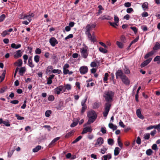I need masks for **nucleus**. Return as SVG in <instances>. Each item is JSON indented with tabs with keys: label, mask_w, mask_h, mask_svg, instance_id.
Segmentation results:
<instances>
[{
	"label": "nucleus",
	"mask_w": 160,
	"mask_h": 160,
	"mask_svg": "<svg viewBox=\"0 0 160 160\" xmlns=\"http://www.w3.org/2000/svg\"><path fill=\"white\" fill-rule=\"evenodd\" d=\"M120 40L123 43H125L126 42V39L125 36L123 35L121 36L120 38Z\"/></svg>",
	"instance_id": "nucleus-50"
},
{
	"label": "nucleus",
	"mask_w": 160,
	"mask_h": 160,
	"mask_svg": "<svg viewBox=\"0 0 160 160\" xmlns=\"http://www.w3.org/2000/svg\"><path fill=\"white\" fill-rule=\"evenodd\" d=\"M51 113V111L50 110L47 111L45 112V115L46 117H49L50 116V114Z\"/></svg>",
	"instance_id": "nucleus-51"
},
{
	"label": "nucleus",
	"mask_w": 160,
	"mask_h": 160,
	"mask_svg": "<svg viewBox=\"0 0 160 160\" xmlns=\"http://www.w3.org/2000/svg\"><path fill=\"white\" fill-rule=\"evenodd\" d=\"M86 31H85V34L87 35L88 38H89L90 39H92L91 34L90 33V31L91 29V27L90 24H88L86 27Z\"/></svg>",
	"instance_id": "nucleus-5"
},
{
	"label": "nucleus",
	"mask_w": 160,
	"mask_h": 160,
	"mask_svg": "<svg viewBox=\"0 0 160 160\" xmlns=\"http://www.w3.org/2000/svg\"><path fill=\"white\" fill-rule=\"evenodd\" d=\"M80 51L82 56L84 58H87L88 55L87 50L84 49V48H82L81 49Z\"/></svg>",
	"instance_id": "nucleus-8"
},
{
	"label": "nucleus",
	"mask_w": 160,
	"mask_h": 160,
	"mask_svg": "<svg viewBox=\"0 0 160 160\" xmlns=\"http://www.w3.org/2000/svg\"><path fill=\"white\" fill-rule=\"evenodd\" d=\"M148 3L147 2L143 3L142 5V7L144 10L148 8Z\"/></svg>",
	"instance_id": "nucleus-32"
},
{
	"label": "nucleus",
	"mask_w": 160,
	"mask_h": 160,
	"mask_svg": "<svg viewBox=\"0 0 160 160\" xmlns=\"http://www.w3.org/2000/svg\"><path fill=\"white\" fill-rule=\"evenodd\" d=\"M54 77L55 75L54 74H52L50 75L49 77L47 79V84L48 85L51 84L52 83V79L54 78Z\"/></svg>",
	"instance_id": "nucleus-17"
},
{
	"label": "nucleus",
	"mask_w": 160,
	"mask_h": 160,
	"mask_svg": "<svg viewBox=\"0 0 160 160\" xmlns=\"http://www.w3.org/2000/svg\"><path fill=\"white\" fill-rule=\"evenodd\" d=\"M103 139L102 138L99 137L97 139L96 142L95 144V147H97L98 145L99 146L101 145L103 143Z\"/></svg>",
	"instance_id": "nucleus-12"
},
{
	"label": "nucleus",
	"mask_w": 160,
	"mask_h": 160,
	"mask_svg": "<svg viewBox=\"0 0 160 160\" xmlns=\"http://www.w3.org/2000/svg\"><path fill=\"white\" fill-rule=\"evenodd\" d=\"M22 56V52L21 50H18L16 52V53L14 55V57L15 58H18L21 57Z\"/></svg>",
	"instance_id": "nucleus-16"
},
{
	"label": "nucleus",
	"mask_w": 160,
	"mask_h": 160,
	"mask_svg": "<svg viewBox=\"0 0 160 160\" xmlns=\"http://www.w3.org/2000/svg\"><path fill=\"white\" fill-rule=\"evenodd\" d=\"M41 146L40 145H38L33 149L32 151L34 152H37L41 149Z\"/></svg>",
	"instance_id": "nucleus-30"
},
{
	"label": "nucleus",
	"mask_w": 160,
	"mask_h": 160,
	"mask_svg": "<svg viewBox=\"0 0 160 160\" xmlns=\"http://www.w3.org/2000/svg\"><path fill=\"white\" fill-rule=\"evenodd\" d=\"M69 72V70L68 69H63V73L64 75H66L68 74Z\"/></svg>",
	"instance_id": "nucleus-60"
},
{
	"label": "nucleus",
	"mask_w": 160,
	"mask_h": 160,
	"mask_svg": "<svg viewBox=\"0 0 160 160\" xmlns=\"http://www.w3.org/2000/svg\"><path fill=\"white\" fill-rule=\"evenodd\" d=\"M28 65L31 68H33L34 66V64L32 63V60H28Z\"/></svg>",
	"instance_id": "nucleus-44"
},
{
	"label": "nucleus",
	"mask_w": 160,
	"mask_h": 160,
	"mask_svg": "<svg viewBox=\"0 0 160 160\" xmlns=\"http://www.w3.org/2000/svg\"><path fill=\"white\" fill-rule=\"evenodd\" d=\"M108 150V148L105 146H103V148L101 149L100 152L102 154H104Z\"/></svg>",
	"instance_id": "nucleus-33"
},
{
	"label": "nucleus",
	"mask_w": 160,
	"mask_h": 160,
	"mask_svg": "<svg viewBox=\"0 0 160 160\" xmlns=\"http://www.w3.org/2000/svg\"><path fill=\"white\" fill-rule=\"evenodd\" d=\"M136 113L138 117L142 119H143L144 118V117L142 114L141 111L140 109H137L136 110Z\"/></svg>",
	"instance_id": "nucleus-19"
},
{
	"label": "nucleus",
	"mask_w": 160,
	"mask_h": 160,
	"mask_svg": "<svg viewBox=\"0 0 160 160\" xmlns=\"http://www.w3.org/2000/svg\"><path fill=\"white\" fill-rule=\"evenodd\" d=\"M104 97L106 102H111L114 95V92L111 91H108L105 92Z\"/></svg>",
	"instance_id": "nucleus-2"
},
{
	"label": "nucleus",
	"mask_w": 160,
	"mask_h": 160,
	"mask_svg": "<svg viewBox=\"0 0 160 160\" xmlns=\"http://www.w3.org/2000/svg\"><path fill=\"white\" fill-rule=\"evenodd\" d=\"M152 151L151 149H149L146 151V153L147 155L150 156L152 155Z\"/></svg>",
	"instance_id": "nucleus-45"
},
{
	"label": "nucleus",
	"mask_w": 160,
	"mask_h": 160,
	"mask_svg": "<svg viewBox=\"0 0 160 160\" xmlns=\"http://www.w3.org/2000/svg\"><path fill=\"white\" fill-rule=\"evenodd\" d=\"M100 131L103 134L106 133L107 131L105 127H102L101 128Z\"/></svg>",
	"instance_id": "nucleus-48"
},
{
	"label": "nucleus",
	"mask_w": 160,
	"mask_h": 160,
	"mask_svg": "<svg viewBox=\"0 0 160 160\" xmlns=\"http://www.w3.org/2000/svg\"><path fill=\"white\" fill-rule=\"evenodd\" d=\"M122 82L126 85H129L130 84V81L128 78L125 75L123 78L121 79Z\"/></svg>",
	"instance_id": "nucleus-10"
},
{
	"label": "nucleus",
	"mask_w": 160,
	"mask_h": 160,
	"mask_svg": "<svg viewBox=\"0 0 160 160\" xmlns=\"http://www.w3.org/2000/svg\"><path fill=\"white\" fill-rule=\"evenodd\" d=\"M15 116L17 118V119L19 120H23L24 119V118L23 117H21L18 114H16Z\"/></svg>",
	"instance_id": "nucleus-43"
},
{
	"label": "nucleus",
	"mask_w": 160,
	"mask_h": 160,
	"mask_svg": "<svg viewBox=\"0 0 160 160\" xmlns=\"http://www.w3.org/2000/svg\"><path fill=\"white\" fill-rule=\"evenodd\" d=\"M65 87L64 86L63 88V92H65L66 89L68 90H69L71 89V86L69 84H65Z\"/></svg>",
	"instance_id": "nucleus-29"
},
{
	"label": "nucleus",
	"mask_w": 160,
	"mask_h": 160,
	"mask_svg": "<svg viewBox=\"0 0 160 160\" xmlns=\"http://www.w3.org/2000/svg\"><path fill=\"white\" fill-rule=\"evenodd\" d=\"M14 151V150H12L9 152H8V157L10 158L11 157L13 154Z\"/></svg>",
	"instance_id": "nucleus-55"
},
{
	"label": "nucleus",
	"mask_w": 160,
	"mask_h": 160,
	"mask_svg": "<svg viewBox=\"0 0 160 160\" xmlns=\"http://www.w3.org/2000/svg\"><path fill=\"white\" fill-rule=\"evenodd\" d=\"M121 149H120L118 147H116L114 150V155L115 156L118 155L120 152V150Z\"/></svg>",
	"instance_id": "nucleus-26"
},
{
	"label": "nucleus",
	"mask_w": 160,
	"mask_h": 160,
	"mask_svg": "<svg viewBox=\"0 0 160 160\" xmlns=\"http://www.w3.org/2000/svg\"><path fill=\"white\" fill-rule=\"evenodd\" d=\"M91 37H92V39H90L89 38H88L89 40L93 42V43L96 42V39L94 32L92 34V35H91Z\"/></svg>",
	"instance_id": "nucleus-27"
},
{
	"label": "nucleus",
	"mask_w": 160,
	"mask_h": 160,
	"mask_svg": "<svg viewBox=\"0 0 160 160\" xmlns=\"http://www.w3.org/2000/svg\"><path fill=\"white\" fill-rule=\"evenodd\" d=\"M22 61L21 59H18L17 62L14 63V65L18 66V67H20L22 65Z\"/></svg>",
	"instance_id": "nucleus-22"
},
{
	"label": "nucleus",
	"mask_w": 160,
	"mask_h": 160,
	"mask_svg": "<svg viewBox=\"0 0 160 160\" xmlns=\"http://www.w3.org/2000/svg\"><path fill=\"white\" fill-rule=\"evenodd\" d=\"M6 17L5 15L4 14H2L0 16V22L3 21L5 19Z\"/></svg>",
	"instance_id": "nucleus-52"
},
{
	"label": "nucleus",
	"mask_w": 160,
	"mask_h": 160,
	"mask_svg": "<svg viewBox=\"0 0 160 160\" xmlns=\"http://www.w3.org/2000/svg\"><path fill=\"white\" fill-rule=\"evenodd\" d=\"M130 28L133 31L135 34H136L137 32V29L136 27H131Z\"/></svg>",
	"instance_id": "nucleus-56"
},
{
	"label": "nucleus",
	"mask_w": 160,
	"mask_h": 160,
	"mask_svg": "<svg viewBox=\"0 0 160 160\" xmlns=\"http://www.w3.org/2000/svg\"><path fill=\"white\" fill-rule=\"evenodd\" d=\"M49 42L52 47H54L58 44V42L54 37H52L49 39Z\"/></svg>",
	"instance_id": "nucleus-9"
},
{
	"label": "nucleus",
	"mask_w": 160,
	"mask_h": 160,
	"mask_svg": "<svg viewBox=\"0 0 160 160\" xmlns=\"http://www.w3.org/2000/svg\"><path fill=\"white\" fill-rule=\"evenodd\" d=\"M87 98L82 100L81 102V105L82 106V109L80 111V113L81 115H82L84 112L87 109V107L85 103L87 101Z\"/></svg>",
	"instance_id": "nucleus-4"
},
{
	"label": "nucleus",
	"mask_w": 160,
	"mask_h": 160,
	"mask_svg": "<svg viewBox=\"0 0 160 160\" xmlns=\"http://www.w3.org/2000/svg\"><path fill=\"white\" fill-rule=\"evenodd\" d=\"M35 53L37 54H40L41 53V50L39 48H37L35 51Z\"/></svg>",
	"instance_id": "nucleus-57"
},
{
	"label": "nucleus",
	"mask_w": 160,
	"mask_h": 160,
	"mask_svg": "<svg viewBox=\"0 0 160 160\" xmlns=\"http://www.w3.org/2000/svg\"><path fill=\"white\" fill-rule=\"evenodd\" d=\"M118 146L120 147L121 149H122V143L121 142L120 140V137H118Z\"/></svg>",
	"instance_id": "nucleus-41"
},
{
	"label": "nucleus",
	"mask_w": 160,
	"mask_h": 160,
	"mask_svg": "<svg viewBox=\"0 0 160 160\" xmlns=\"http://www.w3.org/2000/svg\"><path fill=\"white\" fill-rule=\"evenodd\" d=\"M52 72L54 73L60 74L62 72V71L59 69H53L52 71Z\"/></svg>",
	"instance_id": "nucleus-36"
},
{
	"label": "nucleus",
	"mask_w": 160,
	"mask_h": 160,
	"mask_svg": "<svg viewBox=\"0 0 160 160\" xmlns=\"http://www.w3.org/2000/svg\"><path fill=\"white\" fill-rule=\"evenodd\" d=\"M109 74L108 73H106L105 74L104 77L103 78V81L104 82L107 81L108 80V77Z\"/></svg>",
	"instance_id": "nucleus-49"
},
{
	"label": "nucleus",
	"mask_w": 160,
	"mask_h": 160,
	"mask_svg": "<svg viewBox=\"0 0 160 160\" xmlns=\"http://www.w3.org/2000/svg\"><path fill=\"white\" fill-rule=\"evenodd\" d=\"M98 19H100L102 20H110V17L107 15H102L99 17Z\"/></svg>",
	"instance_id": "nucleus-18"
},
{
	"label": "nucleus",
	"mask_w": 160,
	"mask_h": 160,
	"mask_svg": "<svg viewBox=\"0 0 160 160\" xmlns=\"http://www.w3.org/2000/svg\"><path fill=\"white\" fill-rule=\"evenodd\" d=\"M152 58H149L147 60L143 62L141 65V67L142 68L144 67L147 66L151 61Z\"/></svg>",
	"instance_id": "nucleus-15"
},
{
	"label": "nucleus",
	"mask_w": 160,
	"mask_h": 160,
	"mask_svg": "<svg viewBox=\"0 0 160 160\" xmlns=\"http://www.w3.org/2000/svg\"><path fill=\"white\" fill-rule=\"evenodd\" d=\"M10 103L12 104H18V103L19 101L18 100H14L11 101L10 102Z\"/></svg>",
	"instance_id": "nucleus-62"
},
{
	"label": "nucleus",
	"mask_w": 160,
	"mask_h": 160,
	"mask_svg": "<svg viewBox=\"0 0 160 160\" xmlns=\"http://www.w3.org/2000/svg\"><path fill=\"white\" fill-rule=\"evenodd\" d=\"M108 22L111 26L115 28H117L116 27V26H118V25L115 22Z\"/></svg>",
	"instance_id": "nucleus-54"
},
{
	"label": "nucleus",
	"mask_w": 160,
	"mask_h": 160,
	"mask_svg": "<svg viewBox=\"0 0 160 160\" xmlns=\"http://www.w3.org/2000/svg\"><path fill=\"white\" fill-rule=\"evenodd\" d=\"M3 123L4 124L5 126L7 127H9L10 126V124L8 120L3 121Z\"/></svg>",
	"instance_id": "nucleus-37"
},
{
	"label": "nucleus",
	"mask_w": 160,
	"mask_h": 160,
	"mask_svg": "<svg viewBox=\"0 0 160 160\" xmlns=\"http://www.w3.org/2000/svg\"><path fill=\"white\" fill-rule=\"evenodd\" d=\"M79 120L80 118H74L73 120V122L70 125V127L71 128H72L77 126Z\"/></svg>",
	"instance_id": "nucleus-14"
},
{
	"label": "nucleus",
	"mask_w": 160,
	"mask_h": 160,
	"mask_svg": "<svg viewBox=\"0 0 160 160\" xmlns=\"http://www.w3.org/2000/svg\"><path fill=\"white\" fill-rule=\"evenodd\" d=\"M87 117L88 118V120L87 123L84 125V127L93 122L97 119V115L94 111L91 110L88 112Z\"/></svg>",
	"instance_id": "nucleus-1"
},
{
	"label": "nucleus",
	"mask_w": 160,
	"mask_h": 160,
	"mask_svg": "<svg viewBox=\"0 0 160 160\" xmlns=\"http://www.w3.org/2000/svg\"><path fill=\"white\" fill-rule=\"evenodd\" d=\"M7 86H6L5 87H3L1 88L0 91V93H3L7 89Z\"/></svg>",
	"instance_id": "nucleus-53"
},
{
	"label": "nucleus",
	"mask_w": 160,
	"mask_h": 160,
	"mask_svg": "<svg viewBox=\"0 0 160 160\" xmlns=\"http://www.w3.org/2000/svg\"><path fill=\"white\" fill-rule=\"evenodd\" d=\"M92 129L91 127H87L84 128L81 132L82 134L86 133L87 132H91Z\"/></svg>",
	"instance_id": "nucleus-13"
},
{
	"label": "nucleus",
	"mask_w": 160,
	"mask_h": 160,
	"mask_svg": "<svg viewBox=\"0 0 160 160\" xmlns=\"http://www.w3.org/2000/svg\"><path fill=\"white\" fill-rule=\"evenodd\" d=\"M9 33L8 32V31L5 30L1 33V35L3 37H4L6 35H9Z\"/></svg>",
	"instance_id": "nucleus-38"
},
{
	"label": "nucleus",
	"mask_w": 160,
	"mask_h": 160,
	"mask_svg": "<svg viewBox=\"0 0 160 160\" xmlns=\"http://www.w3.org/2000/svg\"><path fill=\"white\" fill-rule=\"evenodd\" d=\"M63 102L62 101H60L58 104L57 107V108L58 110H61L62 108L63 107Z\"/></svg>",
	"instance_id": "nucleus-23"
},
{
	"label": "nucleus",
	"mask_w": 160,
	"mask_h": 160,
	"mask_svg": "<svg viewBox=\"0 0 160 160\" xmlns=\"http://www.w3.org/2000/svg\"><path fill=\"white\" fill-rule=\"evenodd\" d=\"M152 149L154 150H156L158 149V148L157 147V146L156 144H153L152 147Z\"/></svg>",
	"instance_id": "nucleus-59"
},
{
	"label": "nucleus",
	"mask_w": 160,
	"mask_h": 160,
	"mask_svg": "<svg viewBox=\"0 0 160 160\" xmlns=\"http://www.w3.org/2000/svg\"><path fill=\"white\" fill-rule=\"evenodd\" d=\"M26 71V69L24 67H22L20 68L19 74L21 76L23 75V73L25 72Z\"/></svg>",
	"instance_id": "nucleus-24"
},
{
	"label": "nucleus",
	"mask_w": 160,
	"mask_h": 160,
	"mask_svg": "<svg viewBox=\"0 0 160 160\" xmlns=\"http://www.w3.org/2000/svg\"><path fill=\"white\" fill-rule=\"evenodd\" d=\"M64 86L61 85L57 87L54 89V92L55 93L59 95L60 93V92L63 90V91Z\"/></svg>",
	"instance_id": "nucleus-11"
},
{
	"label": "nucleus",
	"mask_w": 160,
	"mask_h": 160,
	"mask_svg": "<svg viewBox=\"0 0 160 160\" xmlns=\"http://www.w3.org/2000/svg\"><path fill=\"white\" fill-rule=\"evenodd\" d=\"M54 97L52 95H50L48 98V100L49 101H53L54 100Z\"/></svg>",
	"instance_id": "nucleus-47"
},
{
	"label": "nucleus",
	"mask_w": 160,
	"mask_h": 160,
	"mask_svg": "<svg viewBox=\"0 0 160 160\" xmlns=\"http://www.w3.org/2000/svg\"><path fill=\"white\" fill-rule=\"evenodd\" d=\"M74 131L73 130L71 131L70 132L67 133L65 136L66 138H68L70 137L74 133Z\"/></svg>",
	"instance_id": "nucleus-28"
},
{
	"label": "nucleus",
	"mask_w": 160,
	"mask_h": 160,
	"mask_svg": "<svg viewBox=\"0 0 160 160\" xmlns=\"http://www.w3.org/2000/svg\"><path fill=\"white\" fill-rule=\"evenodd\" d=\"M116 43L117 45L119 48H123V45L122 43L119 41H117L116 42Z\"/></svg>",
	"instance_id": "nucleus-42"
},
{
	"label": "nucleus",
	"mask_w": 160,
	"mask_h": 160,
	"mask_svg": "<svg viewBox=\"0 0 160 160\" xmlns=\"http://www.w3.org/2000/svg\"><path fill=\"white\" fill-rule=\"evenodd\" d=\"M82 137L81 136H79L77 138L74 140L72 142V144H74L79 141L82 138Z\"/></svg>",
	"instance_id": "nucleus-34"
},
{
	"label": "nucleus",
	"mask_w": 160,
	"mask_h": 160,
	"mask_svg": "<svg viewBox=\"0 0 160 160\" xmlns=\"http://www.w3.org/2000/svg\"><path fill=\"white\" fill-rule=\"evenodd\" d=\"M93 134H91L90 133H88V138L90 139H92L93 138Z\"/></svg>",
	"instance_id": "nucleus-64"
},
{
	"label": "nucleus",
	"mask_w": 160,
	"mask_h": 160,
	"mask_svg": "<svg viewBox=\"0 0 160 160\" xmlns=\"http://www.w3.org/2000/svg\"><path fill=\"white\" fill-rule=\"evenodd\" d=\"M139 39V36L137 37L134 39L132 40L131 42L132 43H134L137 42Z\"/></svg>",
	"instance_id": "nucleus-61"
},
{
	"label": "nucleus",
	"mask_w": 160,
	"mask_h": 160,
	"mask_svg": "<svg viewBox=\"0 0 160 160\" xmlns=\"http://www.w3.org/2000/svg\"><path fill=\"white\" fill-rule=\"evenodd\" d=\"M136 143L138 144H140L141 143V140L140 138L139 137H138L137 138Z\"/></svg>",
	"instance_id": "nucleus-63"
},
{
	"label": "nucleus",
	"mask_w": 160,
	"mask_h": 160,
	"mask_svg": "<svg viewBox=\"0 0 160 160\" xmlns=\"http://www.w3.org/2000/svg\"><path fill=\"white\" fill-rule=\"evenodd\" d=\"M40 56L38 55H36L34 56V60L36 63H38L40 60Z\"/></svg>",
	"instance_id": "nucleus-40"
},
{
	"label": "nucleus",
	"mask_w": 160,
	"mask_h": 160,
	"mask_svg": "<svg viewBox=\"0 0 160 160\" xmlns=\"http://www.w3.org/2000/svg\"><path fill=\"white\" fill-rule=\"evenodd\" d=\"M160 49V44L158 42H157L155 46L153 48V50L156 52V51Z\"/></svg>",
	"instance_id": "nucleus-20"
},
{
	"label": "nucleus",
	"mask_w": 160,
	"mask_h": 160,
	"mask_svg": "<svg viewBox=\"0 0 160 160\" xmlns=\"http://www.w3.org/2000/svg\"><path fill=\"white\" fill-rule=\"evenodd\" d=\"M124 72L125 74H129L130 72L129 69L126 67L123 69Z\"/></svg>",
	"instance_id": "nucleus-46"
},
{
	"label": "nucleus",
	"mask_w": 160,
	"mask_h": 160,
	"mask_svg": "<svg viewBox=\"0 0 160 160\" xmlns=\"http://www.w3.org/2000/svg\"><path fill=\"white\" fill-rule=\"evenodd\" d=\"M90 66L94 68L97 66V64L95 62H92L91 63Z\"/></svg>",
	"instance_id": "nucleus-58"
},
{
	"label": "nucleus",
	"mask_w": 160,
	"mask_h": 160,
	"mask_svg": "<svg viewBox=\"0 0 160 160\" xmlns=\"http://www.w3.org/2000/svg\"><path fill=\"white\" fill-rule=\"evenodd\" d=\"M154 62H158V64H160V56H157L154 59Z\"/></svg>",
	"instance_id": "nucleus-31"
},
{
	"label": "nucleus",
	"mask_w": 160,
	"mask_h": 160,
	"mask_svg": "<svg viewBox=\"0 0 160 160\" xmlns=\"http://www.w3.org/2000/svg\"><path fill=\"white\" fill-rule=\"evenodd\" d=\"M115 74L116 78L117 79L119 78L121 79L122 78H123V76L125 75L123 73L122 71L120 69H118L116 71Z\"/></svg>",
	"instance_id": "nucleus-6"
},
{
	"label": "nucleus",
	"mask_w": 160,
	"mask_h": 160,
	"mask_svg": "<svg viewBox=\"0 0 160 160\" xmlns=\"http://www.w3.org/2000/svg\"><path fill=\"white\" fill-rule=\"evenodd\" d=\"M111 103L110 102H107L105 104L104 111L103 113V116L104 117H106L108 114L111 106Z\"/></svg>",
	"instance_id": "nucleus-3"
},
{
	"label": "nucleus",
	"mask_w": 160,
	"mask_h": 160,
	"mask_svg": "<svg viewBox=\"0 0 160 160\" xmlns=\"http://www.w3.org/2000/svg\"><path fill=\"white\" fill-rule=\"evenodd\" d=\"M53 69L52 66L50 65L46 69V73L47 74H50L52 72V71Z\"/></svg>",
	"instance_id": "nucleus-21"
},
{
	"label": "nucleus",
	"mask_w": 160,
	"mask_h": 160,
	"mask_svg": "<svg viewBox=\"0 0 160 160\" xmlns=\"http://www.w3.org/2000/svg\"><path fill=\"white\" fill-rule=\"evenodd\" d=\"M99 49L101 52L104 53H106L108 52V50L107 49L103 48L102 47H99Z\"/></svg>",
	"instance_id": "nucleus-35"
},
{
	"label": "nucleus",
	"mask_w": 160,
	"mask_h": 160,
	"mask_svg": "<svg viewBox=\"0 0 160 160\" xmlns=\"http://www.w3.org/2000/svg\"><path fill=\"white\" fill-rule=\"evenodd\" d=\"M108 142L109 145H112L114 144L113 140L111 138H109L108 140Z\"/></svg>",
	"instance_id": "nucleus-39"
},
{
	"label": "nucleus",
	"mask_w": 160,
	"mask_h": 160,
	"mask_svg": "<svg viewBox=\"0 0 160 160\" xmlns=\"http://www.w3.org/2000/svg\"><path fill=\"white\" fill-rule=\"evenodd\" d=\"M88 71V68L86 66L81 67L79 69V71L82 74H84L87 73Z\"/></svg>",
	"instance_id": "nucleus-7"
},
{
	"label": "nucleus",
	"mask_w": 160,
	"mask_h": 160,
	"mask_svg": "<svg viewBox=\"0 0 160 160\" xmlns=\"http://www.w3.org/2000/svg\"><path fill=\"white\" fill-rule=\"evenodd\" d=\"M109 128L114 130L117 129V126L116 125H113L112 123H109L108 124Z\"/></svg>",
	"instance_id": "nucleus-25"
}]
</instances>
